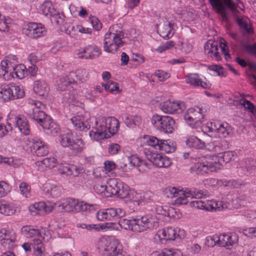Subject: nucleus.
<instances>
[{
  "label": "nucleus",
  "instance_id": "a19ab883",
  "mask_svg": "<svg viewBox=\"0 0 256 256\" xmlns=\"http://www.w3.org/2000/svg\"><path fill=\"white\" fill-rule=\"evenodd\" d=\"M88 73L85 69H80L76 72H72L70 73V76L73 80H76V82L78 80L80 82L86 81L88 78Z\"/></svg>",
  "mask_w": 256,
  "mask_h": 256
},
{
  "label": "nucleus",
  "instance_id": "5701e85b",
  "mask_svg": "<svg viewBox=\"0 0 256 256\" xmlns=\"http://www.w3.org/2000/svg\"><path fill=\"white\" fill-rule=\"evenodd\" d=\"M46 33V28L42 24L30 22L28 25L26 34L30 38H35L41 37Z\"/></svg>",
  "mask_w": 256,
  "mask_h": 256
},
{
  "label": "nucleus",
  "instance_id": "f8f14e48",
  "mask_svg": "<svg viewBox=\"0 0 256 256\" xmlns=\"http://www.w3.org/2000/svg\"><path fill=\"white\" fill-rule=\"evenodd\" d=\"M144 145L151 146L156 150H160L166 153H171L175 150V147L170 144L168 140H159L154 136H146L142 138Z\"/></svg>",
  "mask_w": 256,
  "mask_h": 256
},
{
  "label": "nucleus",
  "instance_id": "79ce46f5",
  "mask_svg": "<svg viewBox=\"0 0 256 256\" xmlns=\"http://www.w3.org/2000/svg\"><path fill=\"white\" fill-rule=\"evenodd\" d=\"M32 244L34 250V254L35 256H44L45 248L40 239L36 238L33 240Z\"/></svg>",
  "mask_w": 256,
  "mask_h": 256
},
{
  "label": "nucleus",
  "instance_id": "58836bf2",
  "mask_svg": "<svg viewBox=\"0 0 256 256\" xmlns=\"http://www.w3.org/2000/svg\"><path fill=\"white\" fill-rule=\"evenodd\" d=\"M43 191L47 196L56 198L60 195V188L54 184H46L44 186Z\"/></svg>",
  "mask_w": 256,
  "mask_h": 256
},
{
  "label": "nucleus",
  "instance_id": "c9c22d12",
  "mask_svg": "<svg viewBox=\"0 0 256 256\" xmlns=\"http://www.w3.org/2000/svg\"><path fill=\"white\" fill-rule=\"evenodd\" d=\"M14 94L12 84L2 85L0 88V98L3 101L8 102L14 100Z\"/></svg>",
  "mask_w": 256,
  "mask_h": 256
},
{
  "label": "nucleus",
  "instance_id": "4d7b16f0",
  "mask_svg": "<svg viewBox=\"0 0 256 256\" xmlns=\"http://www.w3.org/2000/svg\"><path fill=\"white\" fill-rule=\"evenodd\" d=\"M12 92L14 93V100L22 98L24 96V92L21 86H16L12 83Z\"/></svg>",
  "mask_w": 256,
  "mask_h": 256
},
{
  "label": "nucleus",
  "instance_id": "f257e3e1",
  "mask_svg": "<svg viewBox=\"0 0 256 256\" xmlns=\"http://www.w3.org/2000/svg\"><path fill=\"white\" fill-rule=\"evenodd\" d=\"M118 225L121 228L140 233L156 228L158 222L155 216L146 214L132 216L130 219H120Z\"/></svg>",
  "mask_w": 256,
  "mask_h": 256
},
{
  "label": "nucleus",
  "instance_id": "37998d69",
  "mask_svg": "<svg viewBox=\"0 0 256 256\" xmlns=\"http://www.w3.org/2000/svg\"><path fill=\"white\" fill-rule=\"evenodd\" d=\"M160 35L164 39L172 38L174 34L172 26L170 23L164 24L159 28Z\"/></svg>",
  "mask_w": 256,
  "mask_h": 256
},
{
  "label": "nucleus",
  "instance_id": "b1692460",
  "mask_svg": "<svg viewBox=\"0 0 256 256\" xmlns=\"http://www.w3.org/2000/svg\"><path fill=\"white\" fill-rule=\"evenodd\" d=\"M129 164L132 167L136 166L140 172H145L150 169V164L146 160H142L135 155L126 158Z\"/></svg>",
  "mask_w": 256,
  "mask_h": 256
},
{
  "label": "nucleus",
  "instance_id": "052dcab7",
  "mask_svg": "<svg viewBox=\"0 0 256 256\" xmlns=\"http://www.w3.org/2000/svg\"><path fill=\"white\" fill-rule=\"evenodd\" d=\"M102 86L106 90L111 92H118L119 91L118 84L115 82H108L106 84H103Z\"/></svg>",
  "mask_w": 256,
  "mask_h": 256
},
{
  "label": "nucleus",
  "instance_id": "c756f323",
  "mask_svg": "<svg viewBox=\"0 0 256 256\" xmlns=\"http://www.w3.org/2000/svg\"><path fill=\"white\" fill-rule=\"evenodd\" d=\"M54 208L52 204L50 203H46L44 202H35L33 204L30 206V210L31 212H34L36 213L40 214L43 212L48 213L52 211Z\"/></svg>",
  "mask_w": 256,
  "mask_h": 256
},
{
  "label": "nucleus",
  "instance_id": "bf43d9fd",
  "mask_svg": "<svg viewBox=\"0 0 256 256\" xmlns=\"http://www.w3.org/2000/svg\"><path fill=\"white\" fill-rule=\"evenodd\" d=\"M21 194L25 198H28L30 196V187L26 182H22L19 186Z\"/></svg>",
  "mask_w": 256,
  "mask_h": 256
},
{
  "label": "nucleus",
  "instance_id": "7ed1b4c3",
  "mask_svg": "<svg viewBox=\"0 0 256 256\" xmlns=\"http://www.w3.org/2000/svg\"><path fill=\"white\" fill-rule=\"evenodd\" d=\"M206 192L200 190H194V191L189 190H186V197L188 198V202L191 207L206 211H222L228 208V206L222 201L214 200H196L190 202V199L201 198L206 195Z\"/></svg>",
  "mask_w": 256,
  "mask_h": 256
},
{
  "label": "nucleus",
  "instance_id": "9d476101",
  "mask_svg": "<svg viewBox=\"0 0 256 256\" xmlns=\"http://www.w3.org/2000/svg\"><path fill=\"white\" fill-rule=\"evenodd\" d=\"M59 209L66 212H80L81 211L90 210L94 207L92 204H88L84 202H78V200L67 198L62 199L56 204Z\"/></svg>",
  "mask_w": 256,
  "mask_h": 256
},
{
  "label": "nucleus",
  "instance_id": "2eb2a0df",
  "mask_svg": "<svg viewBox=\"0 0 256 256\" xmlns=\"http://www.w3.org/2000/svg\"><path fill=\"white\" fill-rule=\"evenodd\" d=\"M76 84V80L72 78L70 76V74L68 76H60L57 82V90L60 92L66 91L64 98L68 102H70L73 99V96L70 95L68 92L72 88V86Z\"/></svg>",
  "mask_w": 256,
  "mask_h": 256
},
{
  "label": "nucleus",
  "instance_id": "4468645a",
  "mask_svg": "<svg viewBox=\"0 0 256 256\" xmlns=\"http://www.w3.org/2000/svg\"><path fill=\"white\" fill-rule=\"evenodd\" d=\"M126 212L121 208H111L98 210L96 218L100 221L112 220L124 216Z\"/></svg>",
  "mask_w": 256,
  "mask_h": 256
},
{
  "label": "nucleus",
  "instance_id": "4c0bfd02",
  "mask_svg": "<svg viewBox=\"0 0 256 256\" xmlns=\"http://www.w3.org/2000/svg\"><path fill=\"white\" fill-rule=\"evenodd\" d=\"M226 142V141L225 140H212L206 144H205L204 148L210 152L220 153L222 150L223 144Z\"/></svg>",
  "mask_w": 256,
  "mask_h": 256
},
{
  "label": "nucleus",
  "instance_id": "39448f33",
  "mask_svg": "<svg viewBox=\"0 0 256 256\" xmlns=\"http://www.w3.org/2000/svg\"><path fill=\"white\" fill-rule=\"evenodd\" d=\"M16 62H12L11 58L2 61L0 65V77L5 80H10L16 78L22 79L28 75V70L22 64L16 65Z\"/></svg>",
  "mask_w": 256,
  "mask_h": 256
},
{
  "label": "nucleus",
  "instance_id": "6e6d98bb",
  "mask_svg": "<svg viewBox=\"0 0 256 256\" xmlns=\"http://www.w3.org/2000/svg\"><path fill=\"white\" fill-rule=\"evenodd\" d=\"M72 164H71L61 163L59 165L58 170L62 174L67 176H72Z\"/></svg>",
  "mask_w": 256,
  "mask_h": 256
},
{
  "label": "nucleus",
  "instance_id": "cd10ccee",
  "mask_svg": "<svg viewBox=\"0 0 256 256\" xmlns=\"http://www.w3.org/2000/svg\"><path fill=\"white\" fill-rule=\"evenodd\" d=\"M40 126L48 134L52 136H56L60 130L59 126L50 116L46 118Z\"/></svg>",
  "mask_w": 256,
  "mask_h": 256
},
{
  "label": "nucleus",
  "instance_id": "338daca9",
  "mask_svg": "<svg viewBox=\"0 0 256 256\" xmlns=\"http://www.w3.org/2000/svg\"><path fill=\"white\" fill-rule=\"evenodd\" d=\"M90 20L92 27L96 30H100L102 28V24L100 20L96 16H91Z\"/></svg>",
  "mask_w": 256,
  "mask_h": 256
},
{
  "label": "nucleus",
  "instance_id": "f03ea898",
  "mask_svg": "<svg viewBox=\"0 0 256 256\" xmlns=\"http://www.w3.org/2000/svg\"><path fill=\"white\" fill-rule=\"evenodd\" d=\"M119 127V122L114 117H101L96 120L94 130L89 134L92 138L99 141L116 134Z\"/></svg>",
  "mask_w": 256,
  "mask_h": 256
},
{
  "label": "nucleus",
  "instance_id": "f3484780",
  "mask_svg": "<svg viewBox=\"0 0 256 256\" xmlns=\"http://www.w3.org/2000/svg\"><path fill=\"white\" fill-rule=\"evenodd\" d=\"M29 142V148L30 151L38 156H43L48 153V145L43 141L37 138H28Z\"/></svg>",
  "mask_w": 256,
  "mask_h": 256
},
{
  "label": "nucleus",
  "instance_id": "774afa93",
  "mask_svg": "<svg viewBox=\"0 0 256 256\" xmlns=\"http://www.w3.org/2000/svg\"><path fill=\"white\" fill-rule=\"evenodd\" d=\"M160 82H164L170 77V74L162 70H157L154 72Z\"/></svg>",
  "mask_w": 256,
  "mask_h": 256
},
{
  "label": "nucleus",
  "instance_id": "603ef678",
  "mask_svg": "<svg viewBox=\"0 0 256 256\" xmlns=\"http://www.w3.org/2000/svg\"><path fill=\"white\" fill-rule=\"evenodd\" d=\"M175 46V42L172 40H168L161 44L154 50L158 53L162 54L166 50H170Z\"/></svg>",
  "mask_w": 256,
  "mask_h": 256
},
{
  "label": "nucleus",
  "instance_id": "ea45409f",
  "mask_svg": "<svg viewBox=\"0 0 256 256\" xmlns=\"http://www.w3.org/2000/svg\"><path fill=\"white\" fill-rule=\"evenodd\" d=\"M186 144L188 147L196 149H203L205 147L204 142L194 136H188L186 140Z\"/></svg>",
  "mask_w": 256,
  "mask_h": 256
},
{
  "label": "nucleus",
  "instance_id": "c85d7f7f",
  "mask_svg": "<svg viewBox=\"0 0 256 256\" xmlns=\"http://www.w3.org/2000/svg\"><path fill=\"white\" fill-rule=\"evenodd\" d=\"M33 90L38 96L44 97L48 94L50 88L45 81L38 80L34 82Z\"/></svg>",
  "mask_w": 256,
  "mask_h": 256
},
{
  "label": "nucleus",
  "instance_id": "864d4df0",
  "mask_svg": "<svg viewBox=\"0 0 256 256\" xmlns=\"http://www.w3.org/2000/svg\"><path fill=\"white\" fill-rule=\"evenodd\" d=\"M118 186L120 190L118 192V194L116 196L121 198H127L129 195V186L126 184L123 183L120 180L119 182Z\"/></svg>",
  "mask_w": 256,
  "mask_h": 256
},
{
  "label": "nucleus",
  "instance_id": "a211bd4d",
  "mask_svg": "<svg viewBox=\"0 0 256 256\" xmlns=\"http://www.w3.org/2000/svg\"><path fill=\"white\" fill-rule=\"evenodd\" d=\"M160 108L164 113L180 114L186 108V106L182 102L168 100L160 104Z\"/></svg>",
  "mask_w": 256,
  "mask_h": 256
},
{
  "label": "nucleus",
  "instance_id": "f704fd0d",
  "mask_svg": "<svg viewBox=\"0 0 256 256\" xmlns=\"http://www.w3.org/2000/svg\"><path fill=\"white\" fill-rule=\"evenodd\" d=\"M71 121L75 128L80 131H86L90 128L88 122L84 121V117L81 116L72 117Z\"/></svg>",
  "mask_w": 256,
  "mask_h": 256
},
{
  "label": "nucleus",
  "instance_id": "9b49d317",
  "mask_svg": "<svg viewBox=\"0 0 256 256\" xmlns=\"http://www.w3.org/2000/svg\"><path fill=\"white\" fill-rule=\"evenodd\" d=\"M60 142L63 147H68L72 153L76 154L81 153L84 148V143L82 138H74L70 132L64 134L60 136Z\"/></svg>",
  "mask_w": 256,
  "mask_h": 256
},
{
  "label": "nucleus",
  "instance_id": "ddd939ff",
  "mask_svg": "<svg viewBox=\"0 0 256 256\" xmlns=\"http://www.w3.org/2000/svg\"><path fill=\"white\" fill-rule=\"evenodd\" d=\"M151 122L158 129L165 132L171 133L174 130V120L170 116L156 114L152 116Z\"/></svg>",
  "mask_w": 256,
  "mask_h": 256
},
{
  "label": "nucleus",
  "instance_id": "473e14b6",
  "mask_svg": "<svg viewBox=\"0 0 256 256\" xmlns=\"http://www.w3.org/2000/svg\"><path fill=\"white\" fill-rule=\"evenodd\" d=\"M40 171H44L46 168H52L58 164L57 160L54 157H49L44 158L41 161L36 163Z\"/></svg>",
  "mask_w": 256,
  "mask_h": 256
},
{
  "label": "nucleus",
  "instance_id": "412c9836",
  "mask_svg": "<svg viewBox=\"0 0 256 256\" xmlns=\"http://www.w3.org/2000/svg\"><path fill=\"white\" fill-rule=\"evenodd\" d=\"M146 156L150 162L158 168H168L172 164L168 158L160 154L150 152L146 154Z\"/></svg>",
  "mask_w": 256,
  "mask_h": 256
},
{
  "label": "nucleus",
  "instance_id": "13d9d810",
  "mask_svg": "<svg viewBox=\"0 0 256 256\" xmlns=\"http://www.w3.org/2000/svg\"><path fill=\"white\" fill-rule=\"evenodd\" d=\"M16 242V240H0V244L1 247L4 248V250H10L14 248V244Z\"/></svg>",
  "mask_w": 256,
  "mask_h": 256
},
{
  "label": "nucleus",
  "instance_id": "aec40b11",
  "mask_svg": "<svg viewBox=\"0 0 256 256\" xmlns=\"http://www.w3.org/2000/svg\"><path fill=\"white\" fill-rule=\"evenodd\" d=\"M164 192L168 198H176L175 200L176 204H186L188 203V198L186 197V190L170 186L166 188Z\"/></svg>",
  "mask_w": 256,
  "mask_h": 256
},
{
  "label": "nucleus",
  "instance_id": "a18cd8bd",
  "mask_svg": "<svg viewBox=\"0 0 256 256\" xmlns=\"http://www.w3.org/2000/svg\"><path fill=\"white\" fill-rule=\"evenodd\" d=\"M16 240L17 235L12 230L2 228L0 230V240Z\"/></svg>",
  "mask_w": 256,
  "mask_h": 256
},
{
  "label": "nucleus",
  "instance_id": "72a5a7b5",
  "mask_svg": "<svg viewBox=\"0 0 256 256\" xmlns=\"http://www.w3.org/2000/svg\"><path fill=\"white\" fill-rule=\"evenodd\" d=\"M40 10L46 16L55 17L58 15V12L54 8L52 4L50 1H45L40 6Z\"/></svg>",
  "mask_w": 256,
  "mask_h": 256
},
{
  "label": "nucleus",
  "instance_id": "bb28decb",
  "mask_svg": "<svg viewBox=\"0 0 256 256\" xmlns=\"http://www.w3.org/2000/svg\"><path fill=\"white\" fill-rule=\"evenodd\" d=\"M186 82L195 87H201L204 88H209L210 83L202 81L196 74H190L186 78Z\"/></svg>",
  "mask_w": 256,
  "mask_h": 256
},
{
  "label": "nucleus",
  "instance_id": "69168bd1",
  "mask_svg": "<svg viewBox=\"0 0 256 256\" xmlns=\"http://www.w3.org/2000/svg\"><path fill=\"white\" fill-rule=\"evenodd\" d=\"M157 211L160 214L171 217L174 216L173 213L175 210L172 208H169L166 210V209H164L162 207H160L157 208Z\"/></svg>",
  "mask_w": 256,
  "mask_h": 256
},
{
  "label": "nucleus",
  "instance_id": "5fc2aeb1",
  "mask_svg": "<svg viewBox=\"0 0 256 256\" xmlns=\"http://www.w3.org/2000/svg\"><path fill=\"white\" fill-rule=\"evenodd\" d=\"M15 212L16 210L10 204L0 202V213L6 216H10L13 214Z\"/></svg>",
  "mask_w": 256,
  "mask_h": 256
},
{
  "label": "nucleus",
  "instance_id": "e2e57ef3",
  "mask_svg": "<svg viewBox=\"0 0 256 256\" xmlns=\"http://www.w3.org/2000/svg\"><path fill=\"white\" fill-rule=\"evenodd\" d=\"M178 46L181 51L184 54L190 52L192 49V45L188 41L180 42Z\"/></svg>",
  "mask_w": 256,
  "mask_h": 256
},
{
  "label": "nucleus",
  "instance_id": "2f4dec72",
  "mask_svg": "<svg viewBox=\"0 0 256 256\" xmlns=\"http://www.w3.org/2000/svg\"><path fill=\"white\" fill-rule=\"evenodd\" d=\"M236 20L244 35H250L253 33V29L250 24V20L246 17H238Z\"/></svg>",
  "mask_w": 256,
  "mask_h": 256
},
{
  "label": "nucleus",
  "instance_id": "e433bc0d",
  "mask_svg": "<svg viewBox=\"0 0 256 256\" xmlns=\"http://www.w3.org/2000/svg\"><path fill=\"white\" fill-rule=\"evenodd\" d=\"M120 181L115 178H109L107 182L106 198L111 197L113 195L117 196L120 190L118 186Z\"/></svg>",
  "mask_w": 256,
  "mask_h": 256
},
{
  "label": "nucleus",
  "instance_id": "dca6fc26",
  "mask_svg": "<svg viewBox=\"0 0 256 256\" xmlns=\"http://www.w3.org/2000/svg\"><path fill=\"white\" fill-rule=\"evenodd\" d=\"M184 118L192 128H196L201 124L204 118L202 110L198 106L190 108L184 114Z\"/></svg>",
  "mask_w": 256,
  "mask_h": 256
},
{
  "label": "nucleus",
  "instance_id": "49530a36",
  "mask_svg": "<svg viewBox=\"0 0 256 256\" xmlns=\"http://www.w3.org/2000/svg\"><path fill=\"white\" fill-rule=\"evenodd\" d=\"M152 194L150 192H147L143 194H138L136 192L135 198L132 200L134 205L139 206L142 202H148L150 199Z\"/></svg>",
  "mask_w": 256,
  "mask_h": 256
},
{
  "label": "nucleus",
  "instance_id": "a878e982",
  "mask_svg": "<svg viewBox=\"0 0 256 256\" xmlns=\"http://www.w3.org/2000/svg\"><path fill=\"white\" fill-rule=\"evenodd\" d=\"M219 246H232L238 242V236L235 233L228 232L218 236ZM217 240V239L216 240Z\"/></svg>",
  "mask_w": 256,
  "mask_h": 256
},
{
  "label": "nucleus",
  "instance_id": "de8ad7c7",
  "mask_svg": "<svg viewBox=\"0 0 256 256\" xmlns=\"http://www.w3.org/2000/svg\"><path fill=\"white\" fill-rule=\"evenodd\" d=\"M24 120H26L24 117L22 118L20 116H16L12 115L9 118L7 124L10 128H12V126H15L19 128L20 125L23 124Z\"/></svg>",
  "mask_w": 256,
  "mask_h": 256
},
{
  "label": "nucleus",
  "instance_id": "1a4fd4ad",
  "mask_svg": "<svg viewBox=\"0 0 256 256\" xmlns=\"http://www.w3.org/2000/svg\"><path fill=\"white\" fill-rule=\"evenodd\" d=\"M27 103L30 106L26 110L28 117L40 125L48 116L42 110L45 107L44 104L32 98H28Z\"/></svg>",
  "mask_w": 256,
  "mask_h": 256
},
{
  "label": "nucleus",
  "instance_id": "3c124183",
  "mask_svg": "<svg viewBox=\"0 0 256 256\" xmlns=\"http://www.w3.org/2000/svg\"><path fill=\"white\" fill-rule=\"evenodd\" d=\"M123 120L128 126L132 127L140 122V118L138 116H129L125 114L123 116Z\"/></svg>",
  "mask_w": 256,
  "mask_h": 256
},
{
  "label": "nucleus",
  "instance_id": "c03bdc74",
  "mask_svg": "<svg viewBox=\"0 0 256 256\" xmlns=\"http://www.w3.org/2000/svg\"><path fill=\"white\" fill-rule=\"evenodd\" d=\"M108 180H102L97 181V182L94 184V188L95 192L102 196L106 197V192L107 190Z\"/></svg>",
  "mask_w": 256,
  "mask_h": 256
},
{
  "label": "nucleus",
  "instance_id": "6e6552de",
  "mask_svg": "<svg viewBox=\"0 0 256 256\" xmlns=\"http://www.w3.org/2000/svg\"><path fill=\"white\" fill-rule=\"evenodd\" d=\"M97 246L99 252L104 256H120L122 253V244L112 236L101 238Z\"/></svg>",
  "mask_w": 256,
  "mask_h": 256
},
{
  "label": "nucleus",
  "instance_id": "423d86ee",
  "mask_svg": "<svg viewBox=\"0 0 256 256\" xmlns=\"http://www.w3.org/2000/svg\"><path fill=\"white\" fill-rule=\"evenodd\" d=\"M196 162L190 168L191 172L203 175L220 169L221 164L218 158L215 156H196Z\"/></svg>",
  "mask_w": 256,
  "mask_h": 256
},
{
  "label": "nucleus",
  "instance_id": "0e129e2a",
  "mask_svg": "<svg viewBox=\"0 0 256 256\" xmlns=\"http://www.w3.org/2000/svg\"><path fill=\"white\" fill-rule=\"evenodd\" d=\"M10 20L4 18L3 19L0 18V31L2 32H8L10 27Z\"/></svg>",
  "mask_w": 256,
  "mask_h": 256
},
{
  "label": "nucleus",
  "instance_id": "8fccbe9b",
  "mask_svg": "<svg viewBox=\"0 0 256 256\" xmlns=\"http://www.w3.org/2000/svg\"><path fill=\"white\" fill-rule=\"evenodd\" d=\"M231 132L230 127L226 122L222 123L220 122L217 132V137L226 138L230 136Z\"/></svg>",
  "mask_w": 256,
  "mask_h": 256
},
{
  "label": "nucleus",
  "instance_id": "7c9ffc66",
  "mask_svg": "<svg viewBox=\"0 0 256 256\" xmlns=\"http://www.w3.org/2000/svg\"><path fill=\"white\" fill-rule=\"evenodd\" d=\"M220 122L219 121H214L208 122L202 126V130L204 133H206L210 137L216 138L217 132Z\"/></svg>",
  "mask_w": 256,
  "mask_h": 256
},
{
  "label": "nucleus",
  "instance_id": "4be33fe9",
  "mask_svg": "<svg viewBox=\"0 0 256 256\" xmlns=\"http://www.w3.org/2000/svg\"><path fill=\"white\" fill-rule=\"evenodd\" d=\"M184 230H179L178 233L177 230L172 228H168L160 230L158 232V236L161 240H173L177 238H184Z\"/></svg>",
  "mask_w": 256,
  "mask_h": 256
},
{
  "label": "nucleus",
  "instance_id": "09e8293b",
  "mask_svg": "<svg viewBox=\"0 0 256 256\" xmlns=\"http://www.w3.org/2000/svg\"><path fill=\"white\" fill-rule=\"evenodd\" d=\"M88 59L92 60L100 56L102 54L101 49L95 44H88Z\"/></svg>",
  "mask_w": 256,
  "mask_h": 256
},
{
  "label": "nucleus",
  "instance_id": "680f3d73",
  "mask_svg": "<svg viewBox=\"0 0 256 256\" xmlns=\"http://www.w3.org/2000/svg\"><path fill=\"white\" fill-rule=\"evenodd\" d=\"M88 45L80 47L76 52V55L79 58L88 59Z\"/></svg>",
  "mask_w": 256,
  "mask_h": 256
},
{
  "label": "nucleus",
  "instance_id": "6ab92c4d",
  "mask_svg": "<svg viewBox=\"0 0 256 256\" xmlns=\"http://www.w3.org/2000/svg\"><path fill=\"white\" fill-rule=\"evenodd\" d=\"M20 232L22 235L28 238L38 236L44 239V236H46L48 238L50 237L49 232L46 228H41L40 229H38L30 225L23 226L20 230Z\"/></svg>",
  "mask_w": 256,
  "mask_h": 256
},
{
  "label": "nucleus",
  "instance_id": "0eeeda50",
  "mask_svg": "<svg viewBox=\"0 0 256 256\" xmlns=\"http://www.w3.org/2000/svg\"><path fill=\"white\" fill-rule=\"evenodd\" d=\"M124 33L117 25L110 27L104 36V49L105 52L114 54L124 44Z\"/></svg>",
  "mask_w": 256,
  "mask_h": 256
},
{
  "label": "nucleus",
  "instance_id": "393cba45",
  "mask_svg": "<svg viewBox=\"0 0 256 256\" xmlns=\"http://www.w3.org/2000/svg\"><path fill=\"white\" fill-rule=\"evenodd\" d=\"M218 42L210 40L206 42L204 46L205 54L216 60H221Z\"/></svg>",
  "mask_w": 256,
  "mask_h": 256
},
{
  "label": "nucleus",
  "instance_id": "20e7f679",
  "mask_svg": "<svg viewBox=\"0 0 256 256\" xmlns=\"http://www.w3.org/2000/svg\"><path fill=\"white\" fill-rule=\"evenodd\" d=\"M212 10L220 15L222 20H226L228 18L227 10L232 11L234 16L241 14L244 11V6L240 0H208Z\"/></svg>",
  "mask_w": 256,
  "mask_h": 256
}]
</instances>
